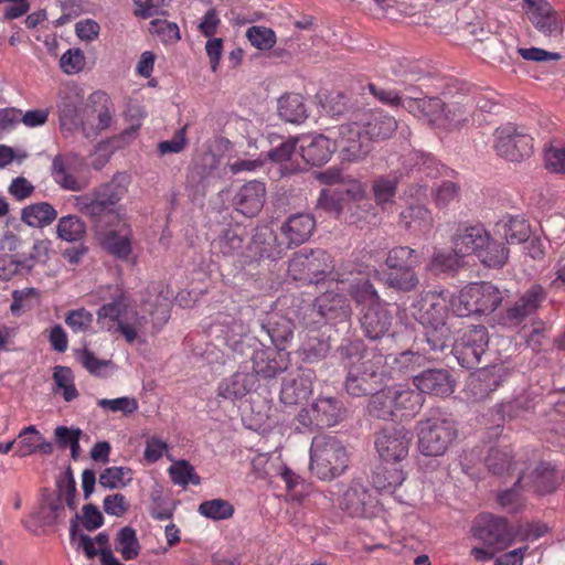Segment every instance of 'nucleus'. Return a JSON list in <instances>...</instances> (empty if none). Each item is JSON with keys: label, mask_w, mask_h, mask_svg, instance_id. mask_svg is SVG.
<instances>
[{"label": "nucleus", "mask_w": 565, "mask_h": 565, "mask_svg": "<svg viewBox=\"0 0 565 565\" xmlns=\"http://www.w3.org/2000/svg\"><path fill=\"white\" fill-rule=\"evenodd\" d=\"M57 217V211L47 202L26 205L21 211V220L31 227H45Z\"/></svg>", "instance_id": "nucleus-36"}, {"label": "nucleus", "mask_w": 565, "mask_h": 565, "mask_svg": "<svg viewBox=\"0 0 565 565\" xmlns=\"http://www.w3.org/2000/svg\"><path fill=\"white\" fill-rule=\"evenodd\" d=\"M545 297L540 285L532 286L500 316L499 323L504 327H518L539 309Z\"/></svg>", "instance_id": "nucleus-15"}, {"label": "nucleus", "mask_w": 565, "mask_h": 565, "mask_svg": "<svg viewBox=\"0 0 565 565\" xmlns=\"http://www.w3.org/2000/svg\"><path fill=\"white\" fill-rule=\"evenodd\" d=\"M221 332L227 345L237 350L241 339L248 333V326L237 318H225L221 323Z\"/></svg>", "instance_id": "nucleus-55"}, {"label": "nucleus", "mask_w": 565, "mask_h": 565, "mask_svg": "<svg viewBox=\"0 0 565 565\" xmlns=\"http://www.w3.org/2000/svg\"><path fill=\"white\" fill-rule=\"evenodd\" d=\"M460 257H462V255H457L455 247L452 248V252H437L433 256L430 268L436 273L456 270L459 267Z\"/></svg>", "instance_id": "nucleus-62"}, {"label": "nucleus", "mask_w": 565, "mask_h": 565, "mask_svg": "<svg viewBox=\"0 0 565 565\" xmlns=\"http://www.w3.org/2000/svg\"><path fill=\"white\" fill-rule=\"evenodd\" d=\"M335 143L341 149L342 159L359 161L371 151V140L363 124L350 122L338 127Z\"/></svg>", "instance_id": "nucleus-13"}, {"label": "nucleus", "mask_w": 565, "mask_h": 565, "mask_svg": "<svg viewBox=\"0 0 565 565\" xmlns=\"http://www.w3.org/2000/svg\"><path fill=\"white\" fill-rule=\"evenodd\" d=\"M243 237L236 230L228 228L212 242V250L224 257L239 255L243 249Z\"/></svg>", "instance_id": "nucleus-42"}, {"label": "nucleus", "mask_w": 565, "mask_h": 565, "mask_svg": "<svg viewBox=\"0 0 565 565\" xmlns=\"http://www.w3.org/2000/svg\"><path fill=\"white\" fill-rule=\"evenodd\" d=\"M339 504L351 516L367 518L373 513L376 500L365 486L352 482L342 493Z\"/></svg>", "instance_id": "nucleus-18"}, {"label": "nucleus", "mask_w": 565, "mask_h": 565, "mask_svg": "<svg viewBox=\"0 0 565 565\" xmlns=\"http://www.w3.org/2000/svg\"><path fill=\"white\" fill-rule=\"evenodd\" d=\"M384 284L392 289L409 292L417 288L419 278L415 268L392 269L385 277Z\"/></svg>", "instance_id": "nucleus-43"}, {"label": "nucleus", "mask_w": 565, "mask_h": 565, "mask_svg": "<svg viewBox=\"0 0 565 565\" xmlns=\"http://www.w3.org/2000/svg\"><path fill=\"white\" fill-rule=\"evenodd\" d=\"M76 356L81 364L94 375H102L103 371L111 364V361L98 359L87 349L78 351Z\"/></svg>", "instance_id": "nucleus-64"}, {"label": "nucleus", "mask_w": 565, "mask_h": 565, "mask_svg": "<svg viewBox=\"0 0 565 565\" xmlns=\"http://www.w3.org/2000/svg\"><path fill=\"white\" fill-rule=\"evenodd\" d=\"M405 227L427 233L433 227V215L428 209L422 205L409 206L401 213Z\"/></svg>", "instance_id": "nucleus-39"}, {"label": "nucleus", "mask_w": 565, "mask_h": 565, "mask_svg": "<svg viewBox=\"0 0 565 565\" xmlns=\"http://www.w3.org/2000/svg\"><path fill=\"white\" fill-rule=\"evenodd\" d=\"M116 550L126 561L134 559L138 556L140 545L137 540L136 531L132 527H122L116 539Z\"/></svg>", "instance_id": "nucleus-54"}, {"label": "nucleus", "mask_w": 565, "mask_h": 565, "mask_svg": "<svg viewBox=\"0 0 565 565\" xmlns=\"http://www.w3.org/2000/svg\"><path fill=\"white\" fill-rule=\"evenodd\" d=\"M266 188L263 182L249 181L242 185L233 198V205L245 216L257 215L265 203Z\"/></svg>", "instance_id": "nucleus-21"}, {"label": "nucleus", "mask_w": 565, "mask_h": 565, "mask_svg": "<svg viewBox=\"0 0 565 565\" xmlns=\"http://www.w3.org/2000/svg\"><path fill=\"white\" fill-rule=\"evenodd\" d=\"M103 247L120 259H127L131 253V239L127 234L109 231L102 238Z\"/></svg>", "instance_id": "nucleus-46"}, {"label": "nucleus", "mask_w": 565, "mask_h": 565, "mask_svg": "<svg viewBox=\"0 0 565 565\" xmlns=\"http://www.w3.org/2000/svg\"><path fill=\"white\" fill-rule=\"evenodd\" d=\"M398 183L399 177L396 173L376 177L372 184L373 196L376 204L384 205L393 203Z\"/></svg>", "instance_id": "nucleus-38"}, {"label": "nucleus", "mask_w": 565, "mask_h": 565, "mask_svg": "<svg viewBox=\"0 0 565 565\" xmlns=\"http://www.w3.org/2000/svg\"><path fill=\"white\" fill-rule=\"evenodd\" d=\"M315 308L322 318L330 322L347 321L352 313L347 295L341 292L338 287L318 296L315 300Z\"/></svg>", "instance_id": "nucleus-16"}, {"label": "nucleus", "mask_w": 565, "mask_h": 565, "mask_svg": "<svg viewBox=\"0 0 565 565\" xmlns=\"http://www.w3.org/2000/svg\"><path fill=\"white\" fill-rule=\"evenodd\" d=\"M57 107L61 128L81 130L85 138L97 137L114 121V105L108 95L100 90L92 93L87 99L78 93H67Z\"/></svg>", "instance_id": "nucleus-1"}, {"label": "nucleus", "mask_w": 565, "mask_h": 565, "mask_svg": "<svg viewBox=\"0 0 565 565\" xmlns=\"http://www.w3.org/2000/svg\"><path fill=\"white\" fill-rule=\"evenodd\" d=\"M15 454L19 457L31 456L35 452L50 455L53 452V445L46 441L35 426H28L18 435Z\"/></svg>", "instance_id": "nucleus-30"}, {"label": "nucleus", "mask_w": 565, "mask_h": 565, "mask_svg": "<svg viewBox=\"0 0 565 565\" xmlns=\"http://www.w3.org/2000/svg\"><path fill=\"white\" fill-rule=\"evenodd\" d=\"M168 472L172 482L183 488L188 487L190 483L194 486H199L201 483V478L195 472L194 467L184 459L171 465Z\"/></svg>", "instance_id": "nucleus-50"}, {"label": "nucleus", "mask_w": 565, "mask_h": 565, "mask_svg": "<svg viewBox=\"0 0 565 565\" xmlns=\"http://www.w3.org/2000/svg\"><path fill=\"white\" fill-rule=\"evenodd\" d=\"M493 148L500 157L519 162L532 154L533 138L524 129L508 124L495 130Z\"/></svg>", "instance_id": "nucleus-10"}, {"label": "nucleus", "mask_w": 565, "mask_h": 565, "mask_svg": "<svg viewBox=\"0 0 565 565\" xmlns=\"http://www.w3.org/2000/svg\"><path fill=\"white\" fill-rule=\"evenodd\" d=\"M52 174L55 182L65 190L78 192L88 185L87 178L79 175L75 164L70 160L55 158Z\"/></svg>", "instance_id": "nucleus-29"}, {"label": "nucleus", "mask_w": 565, "mask_h": 565, "mask_svg": "<svg viewBox=\"0 0 565 565\" xmlns=\"http://www.w3.org/2000/svg\"><path fill=\"white\" fill-rule=\"evenodd\" d=\"M471 532L475 537L497 550L507 548L514 540V533L507 520L490 513L479 514L473 521Z\"/></svg>", "instance_id": "nucleus-12"}, {"label": "nucleus", "mask_w": 565, "mask_h": 565, "mask_svg": "<svg viewBox=\"0 0 565 565\" xmlns=\"http://www.w3.org/2000/svg\"><path fill=\"white\" fill-rule=\"evenodd\" d=\"M279 117L290 124H301L308 118V110L302 95L288 93L278 99Z\"/></svg>", "instance_id": "nucleus-34"}, {"label": "nucleus", "mask_w": 565, "mask_h": 565, "mask_svg": "<svg viewBox=\"0 0 565 565\" xmlns=\"http://www.w3.org/2000/svg\"><path fill=\"white\" fill-rule=\"evenodd\" d=\"M253 374L265 380L274 379L288 367L287 354L280 350L262 348L254 351L252 356Z\"/></svg>", "instance_id": "nucleus-20"}, {"label": "nucleus", "mask_w": 565, "mask_h": 565, "mask_svg": "<svg viewBox=\"0 0 565 565\" xmlns=\"http://www.w3.org/2000/svg\"><path fill=\"white\" fill-rule=\"evenodd\" d=\"M149 32L160 36L166 43H174L181 39L177 23L167 20L156 19L149 24Z\"/></svg>", "instance_id": "nucleus-59"}, {"label": "nucleus", "mask_w": 565, "mask_h": 565, "mask_svg": "<svg viewBox=\"0 0 565 565\" xmlns=\"http://www.w3.org/2000/svg\"><path fill=\"white\" fill-rule=\"evenodd\" d=\"M350 295L362 311L382 302L380 295L370 280H362L350 286Z\"/></svg>", "instance_id": "nucleus-48"}, {"label": "nucleus", "mask_w": 565, "mask_h": 565, "mask_svg": "<svg viewBox=\"0 0 565 565\" xmlns=\"http://www.w3.org/2000/svg\"><path fill=\"white\" fill-rule=\"evenodd\" d=\"M349 455L342 443L333 436L318 435L310 447L309 468L321 480L341 476L348 468Z\"/></svg>", "instance_id": "nucleus-6"}, {"label": "nucleus", "mask_w": 565, "mask_h": 565, "mask_svg": "<svg viewBox=\"0 0 565 565\" xmlns=\"http://www.w3.org/2000/svg\"><path fill=\"white\" fill-rule=\"evenodd\" d=\"M500 376L494 370L482 369L472 374L467 383V392L476 401H482L500 385Z\"/></svg>", "instance_id": "nucleus-32"}, {"label": "nucleus", "mask_w": 565, "mask_h": 565, "mask_svg": "<svg viewBox=\"0 0 565 565\" xmlns=\"http://www.w3.org/2000/svg\"><path fill=\"white\" fill-rule=\"evenodd\" d=\"M360 341L350 342L342 347L344 354L351 362L345 379V391L354 396L361 397L373 393L382 382L384 358L382 354L364 351Z\"/></svg>", "instance_id": "nucleus-2"}, {"label": "nucleus", "mask_w": 565, "mask_h": 565, "mask_svg": "<svg viewBox=\"0 0 565 565\" xmlns=\"http://www.w3.org/2000/svg\"><path fill=\"white\" fill-rule=\"evenodd\" d=\"M412 434L405 427H385L376 434L375 449L386 463L403 461L409 450Z\"/></svg>", "instance_id": "nucleus-11"}, {"label": "nucleus", "mask_w": 565, "mask_h": 565, "mask_svg": "<svg viewBox=\"0 0 565 565\" xmlns=\"http://www.w3.org/2000/svg\"><path fill=\"white\" fill-rule=\"evenodd\" d=\"M361 327L365 335L372 340L382 338L390 329L392 316L387 305L382 301L362 311Z\"/></svg>", "instance_id": "nucleus-25"}, {"label": "nucleus", "mask_w": 565, "mask_h": 565, "mask_svg": "<svg viewBox=\"0 0 565 565\" xmlns=\"http://www.w3.org/2000/svg\"><path fill=\"white\" fill-rule=\"evenodd\" d=\"M500 230L509 244L524 243L531 235V228L527 222L518 217H512L500 225Z\"/></svg>", "instance_id": "nucleus-53"}, {"label": "nucleus", "mask_w": 565, "mask_h": 565, "mask_svg": "<svg viewBox=\"0 0 565 565\" xmlns=\"http://www.w3.org/2000/svg\"><path fill=\"white\" fill-rule=\"evenodd\" d=\"M234 511L233 504L221 498L203 501L198 508L201 515L213 521L231 519Z\"/></svg>", "instance_id": "nucleus-47"}, {"label": "nucleus", "mask_w": 565, "mask_h": 565, "mask_svg": "<svg viewBox=\"0 0 565 565\" xmlns=\"http://www.w3.org/2000/svg\"><path fill=\"white\" fill-rule=\"evenodd\" d=\"M488 243V232L482 226H470L456 233L452 239L457 255H479Z\"/></svg>", "instance_id": "nucleus-27"}, {"label": "nucleus", "mask_w": 565, "mask_h": 565, "mask_svg": "<svg viewBox=\"0 0 565 565\" xmlns=\"http://www.w3.org/2000/svg\"><path fill=\"white\" fill-rule=\"evenodd\" d=\"M372 481L377 490L394 494L401 503L411 505L415 501V495L403 488L405 473L399 468L381 467L373 473Z\"/></svg>", "instance_id": "nucleus-19"}, {"label": "nucleus", "mask_w": 565, "mask_h": 565, "mask_svg": "<svg viewBox=\"0 0 565 565\" xmlns=\"http://www.w3.org/2000/svg\"><path fill=\"white\" fill-rule=\"evenodd\" d=\"M316 228V220L311 214L297 213L290 215L281 225L280 232L287 241V247L299 246L307 242Z\"/></svg>", "instance_id": "nucleus-23"}, {"label": "nucleus", "mask_w": 565, "mask_h": 565, "mask_svg": "<svg viewBox=\"0 0 565 565\" xmlns=\"http://www.w3.org/2000/svg\"><path fill=\"white\" fill-rule=\"evenodd\" d=\"M262 328L276 347L289 341L294 334L292 323L286 318H279L277 321L270 322L269 326L263 324Z\"/></svg>", "instance_id": "nucleus-56"}, {"label": "nucleus", "mask_w": 565, "mask_h": 565, "mask_svg": "<svg viewBox=\"0 0 565 565\" xmlns=\"http://www.w3.org/2000/svg\"><path fill=\"white\" fill-rule=\"evenodd\" d=\"M459 198V186L452 181H444L434 190L435 204L443 209Z\"/></svg>", "instance_id": "nucleus-63"}, {"label": "nucleus", "mask_w": 565, "mask_h": 565, "mask_svg": "<svg viewBox=\"0 0 565 565\" xmlns=\"http://www.w3.org/2000/svg\"><path fill=\"white\" fill-rule=\"evenodd\" d=\"M86 226L76 215H67L60 218L57 224V235L66 242H77L84 237Z\"/></svg>", "instance_id": "nucleus-51"}, {"label": "nucleus", "mask_w": 565, "mask_h": 565, "mask_svg": "<svg viewBox=\"0 0 565 565\" xmlns=\"http://www.w3.org/2000/svg\"><path fill=\"white\" fill-rule=\"evenodd\" d=\"M503 301L502 291L491 282L469 284L451 297L450 307L458 317L490 315Z\"/></svg>", "instance_id": "nucleus-8"}, {"label": "nucleus", "mask_w": 565, "mask_h": 565, "mask_svg": "<svg viewBox=\"0 0 565 565\" xmlns=\"http://www.w3.org/2000/svg\"><path fill=\"white\" fill-rule=\"evenodd\" d=\"M489 344V334L484 326H469L461 338L456 341L455 350L460 363L468 367H475L481 361Z\"/></svg>", "instance_id": "nucleus-14"}, {"label": "nucleus", "mask_w": 565, "mask_h": 565, "mask_svg": "<svg viewBox=\"0 0 565 565\" xmlns=\"http://www.w3.org/2000/svg\"><path fill=\"white\" fill-rule=\"evenodd\" d=\"M317 427H331L341 422L344 411L340 401L333 397H319L311 405Z\"/></svg>", "instance_id": "nucleus-31"}, {"label": "nucleus", "mask_w": 565, "mask_h": 565, "mask_svg": "<svg viewBox=\"0 0 565 565\" xmlns=\"http://www.w3.org/2000/svg\"><path fill=\"white\" fill-rule=\"evenodd\" d=\"M418 450L424 456H443L457 437L455 423L440 411H431L417 424Z\"/></svg>", "instance_id": "nucleus-7"}, {"label": "nucleus", "mask_w": 565, "mask_h": 565, "mask_svg": "<svg viewBox=\"0 0 565 565\" xmlns=\"http://www.w3.org/2000/svg\"><path fill=\"white\" fill-rule=\"evenodd\" d=\"M97 322L111 334L119 333L128 343H134L146 323V318L129 309L125 292L114 288L111 301L97 310Z\"/></svg>", "instance_id": "nucleus-4"}, {"label": "nucleus", "mask_w": 565, "mask_h": 565, "mask_svg": "<svg viewBox=\"0 0 565 565\" xmlns=\"http://www.w3.org/2000/svg\"><path fill=\"white\" fill-rule=\"evenodd\" d=\"M246 36L250 44L258 50H269L276 43L275 32L265 26H250L246 32Z\"/></svg>", "instance_id": "nucleus-58"}, {"label": "nucleus", "mask_w": 565, "mask_h": 565, "mask_svg": "<svg viewBox=\"0 0 565 565\" xmlns=\"http://www.w3.org/2000/svg\"><path fill=\"white\" fill-rule=\"evenodd\" d=\"M315 373L308 369H298L284 379L280 401L286 405H296L305 399L312 392Z\"/></svg>", "instance_id": "nucleus-17"}, {"label": "nucleus", "mask_w": 565, "mask_h": 565, "mask_svg": "<svg viewBox=\"0 0 565 565\" xmlns=\"http://www.w3.org/2000/svg\"><path fill=\"white\" fill-rule=\"evenodd\" d=\"M508 256L509 252L503 244L492 241L488 234V243L477 257L487 267L500 268L507 263Z\"/></svg>", "instance_id": "nucleus-49"}, {"label": "nucleus", "mask_w": 565, "mask_h": 565, "mask_svg": "<svg viewBox=\"0 0 565 565\" xmlns=\"http://www.w3.org/2000/svg\"><path fill=\"white\" fill-rule=\"evenodd\" d=\"M484 462L488 470L494 475H503L516 469V463L512 462V449L509 446L492 448Z\"/></svg>", "instance_id": "nucleus-44"}, {"label": "nucleus", "mask_w": 565, "mask_h": 565, "mask_svg": "<svg viewBox=\"0 0 565 565\" xmlns=\"http://www.w3.org/2000/svg\"><path fill=\"white\" fill-rule=\"evenodd\" d=\"M527 15L533 25L545 35L561 32L559 22L552 6L546 0H524Z\"/></svg>", "instance_id": "nucleus-24"}, {"label": "nucleus", "mask_w": 565, "mask_h": 565, "mask_svg": "<svg viewBox=\"0 0 565 565\" xmlns=\"http://www.w3.org/2000/svg\"><path fill=\"white\" fill-rule=\"evenodd\" d=\"M414 385L419 393L446 396L452 393V383L448 371L427 370L414 376Z\"/></svg>", "instance_id": "nucleus-26"}, {"label": "nucleus", "mask_w": 565, "mask_h": 565, "mask_svg": "<svg viewBox=\"0 0 565 565\" xmlns=\"http://www.w3.org/2000/svg\"><path fill=\"white\" fill-rule=\"evenodd\" d=\"M298 142L301 158L311 166L327 163L334 151V145L323 135L302 136Z\"/></svg>", "instance_id": "nucleus-22"}, {"label": "nucleus", "mask_w": 565, "mask_h": 565, "mask_svg": "<svg viewBox=\"0 0 565 565\" xmlns=\"http://www.w3.org/2000/svg\"><path fill=\"white\" fill-rule=\"evenodd\" d=\"M363 125L371 141L390 138L397 128L396 119L383 111L370 113Z\"/></svg>", "instance_id": "nucleus-37"}, {"label": "nucleus", "mask_w": 565, "mask_h": 565, "mask_svg": "<svg viewBox=\"0 0 565 565\" xmlns=\"http://www.w3.org/2000/svg\"><path fill=\"white\" fill-rule=\"evenodd\" d=\"M129 178L125 173H116L113 179L90 193L75 196L76 210L94 221L105 215L117 214V204L128 191Z\"/></svg>", "instance_id": "nucleus-5"}, {"label": "nucleus", "mask_w": 565, "mask_h": 565, "mask_svg": "<svg viewBox=\"0 0 565 565\" xmlns=\"http://www.w3.org/2000/svg\"><path fill=\"white\" fill-rule=\"evenodd\" d=\"M392 394L394 398L395 413L401 412L402 416L416 415L423 404L424 397L418 390L404 386H393Z\"/></svg>", "instance_id": "nucleus-35"}, {"label": "nucleus", "mask_w": 565, "mask_h": 565, "mask_svg": "<svg viewBox=\"0 0 565 565\" xmlns=\"http://www.w3.org/2000/svg\"><path fill=\"white\" fill-rule=\"evenodd\" d=\"M451 109L445 111V104L437 97H423L422 98V113L420 118L428 120V122L450 129L456 126L461 119L450 118Z\"/></svg>", "instance_id": "nucleus-33"}, {"label": "nucleus", "mask_w": 565, "mask_h": 565, "mask_svg": "<svg viewBox=\"0 0 565 565\" xmlns=\"http://www.w3.org/2000/svg\"><path fill=\"white\" fill-rule=\"evenodd\" d=\"M333 269L331 256L323 249L301 250L288 264V274L295 280L319 282Z\"/></svg>", "instance_id": "nucleus-9"}, {"label": "nucleus", "mask_w": 565, "mask_h": 565, "mask_svg": "<svg viewBox=\"0 0 565 565\" xmlns=\"http://www.w3.org/2000/svg\"><path fill=\"white\" fill-rule=\"evenodd\" d=\"M544 160L547 170L565 174V143H551L545 149Z\"/></svg>", "instance_id": "nucleus-57"}, {"label": "nucleus", "mask_w": 565, "mask_h": 565, "mask_svg": "<svg viewBox=\"0 0 565 565\" xmlns=\"http://www.w3.org/2000/svg\"><path fill=\"white\" fill-rule=\"evenodd\" d=\"M93 315L85 308L71 310L65 316V323L74 333L87 332L93 324Z\"/></svg>", "instance_id": "nucleus-60"}, {"label": "nucleus", "mask_w": 565, "mask_h": 565, "mask_svg": "<svg viewBox=\"0 0 565 565\" xmlns=\"http://www.w3.org/2000/svg\"><path fill=\"white\" fill-rule=\"evenodd\" d=\"M370 415L388 419L395 415L394 398L392 387H386L372 395L367 406Z\"/></svg>", "instance_id": "nucleus-40"}, {"label": "nucleus", "mask_w": 565, "mask_h": 565, "mask_svg": "<svg viewBox=\"0 0 565 565\" xmlns=\"http://www.w3.org/2000/svg\"><path fill=\"white\" fill-rule=\"evenodd\" d=\"M385 265L390 270L416 268L418 254L408 246H396L388 250Z\"/></svg>", "instance_id": "nucleus-41"}, {"label": "nucleus", "mask_w": 565, "mask_h": 565, "mask_svg": "<svg viewBox=\"0 0 565 565\" xmlns=\"http://www.w3.org/2000/svg\"><path fill=\"white\" fill-rule=\"evenodd\" d=\"M98 407L113 413L121 412L125 415L132 414L138 409L136 398L122 396L114 399L100 398L97 401Z\"/></svg>", "instance_id": "nucleus-61"}, {"label": "nucleus", "mask_w": 565, "mask_h": 565, "mask_svg": "<svg viewBox=\"0 0 565 565\" xmlns=\"http://www.w3.org/2000/svg\"><path fill=\"white\" fill-rule=\"evenodd\" d=\"M451 298L447 291H428L420 294L413 305V315L424 327L431 329L426 333V341L431 351H443L449 345L450 331L446 327L448 303Z\"/></svg>", "instance_id": "nucleus-3"}, {"label": "nucleus", "mask_w": 565, "mask_h": 565, "mask_svg": "<svg viewBox=\"0 0 565 565\" xmlns=\"http://www.w3.org/2000/svg\"><path fill=\"white\" fill-rule=\"evenodd\" d=\"M132 480V470L128 467H109L99 476V484L107 489L125 488Z\"/></svg>", "instance_id": "nucleus-52"}, {"label": "nucleus", "mask_w": 565, "mask_h": 565, "mask_svg": "<svg viewBox=\"0 0 565 565\" xmlns=\"http://www.w3.org/2000/svg\"><path fill=\"white\" fill-rule=\"evenodd\" d=\"M530 478L534 490L540 494L550 493L554 491L557 486L554 468L546 462L539 463L532 471Z\"/></svg>", "instance_id": "nucleus-45"}, {"label": "nucleus", "mask_w": 565, "mask_h": 565, "mask_svg": "<svg viewBox=\"0 0 565 565\" xmlns=\"http://www.w3.org/2000/svg\"><path fill=\"white\" fill-rule=\"evenodd\" d=\"M256 383L257 379L253 373L237 371L220 383L217 393L225 399L242 398L256 387Z\"/></svg>", "instance_id": "nucleus-28"}]
</instances>
